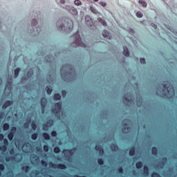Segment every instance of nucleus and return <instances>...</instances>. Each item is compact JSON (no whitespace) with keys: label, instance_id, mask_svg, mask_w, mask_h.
Wrapping results in <instances>:
<instances>
[{"label":"nucleus","instance_id":"obj_14","mask_svg":"<svg viewBox=\"0 0 177 177\" xmlns=\"http://www.w3.org/2000/svg\"><path fill=\"white\" fill-rule=\"evenodd\" d=\"M97 21H99V23H101V24H102V26H104V27L107 26V22H106V21L100 17L97 18Z\"/></svg>","mask_w":177,"mask_h":177},{"label":"nucleus","instance_id":"obj_30","mask_svg":"<svg viewBox=\"0 0 177 177\" xmlns=\"http://www.w3.org/2000/svg\"><path fill=\"white\" fill-rule=\"evenodd\" d=\"M0 150H1V151H6V150H8V146L3 145H1Z\"/></svg>","mask_w":177,"mask_h":177},{"label":"nucleus","instance_id":"obj_11","mask_svg":"<svg viewBox=\"0 0 177 177\" xmlns=\"http://www.w3.org/2000/svg\"><path fill=\"white\" fill-rule=\"evenodd\" d=\"M102 35L104 38H107L108 39H111V38H112L111 35L107 30H103Z\"/></svg>","mask_w":177,"mask_h":177},{"label":"nucleus","instance_id":"obj_52","mask_svg":"<svg viewBox=\"0 0 177 177\" xmlns=\"http://www.w3.org/2000/svg\"><path fill=\"white\" fill-rule=\"evenodd\" d=\"M41 165H43V167H46V165H48V162H46V161L45 160H41Z\"/></svg>","mask_w":177,"mask_h":177},{"label":"nucleus","instance_id":"obj_42","mask_svg":"<svg viewBox=\"0 0 177 177\" xmlns=\"http://www.w3.org/2000/svg\"><path fill=\"white\" fill-rule=\"evenodd\" d=\"M43 149L44 151H46V153H47V151H49V146L48 145H44Z\"/></svg>","mask_w":177,"mask_h":177},{"label":"nucleus","instance_id":"obj_20","mask_svg":"<svg viewBox=\"0 0 177 177\" xmlns=\"http://www.w3.org/2000/svg\"><path fill=\"white\" fill-rule=\"evenodd\" d=\"M42 136L44 138L45 140H50V136H49L48 133H43Z\"/></svg>","mask_w":177,"mask_h":177},{"label":"nucleus","instance_id":"obj_19","mask_svg":"<svg viewBox=\"0 0 177 177\" xmlns=\"http://www.w3.org/2000/svg\"><path fill=\"white\" fill-rule=\"evenodd\" d=\"M54 100H62V95H60L59 93H55L53 95Z\"/></svg>","mask_w":177,"mask_h":177},{"label":"nucleus","instance_id":"obj_47","mask_svg":"<svg viewBox=\"0 0 177 177\" xmlns=\"http://www.w3.org/2000/svg\"><path fill=\"white\" fill-rule=\"evenodd\" d=\"M13 82H12V78L8 80L7 86L9 85L10 86H12Z\"/></svg>","mask_w":177,"mask_h":177},{"label":"nucleus","instance_id":"obj_6","mask_svg":"<svg viewBox=\"0 0 177 177\" xmlns=\"http://www.w3.org/2000/svg\"><path fill=\"white\" fill-rule=\"evenodd\" d=\"M55 109H52L53 113H57L62 110V102H59L55 104Z\"/></svg>","mask_w":177,"mask_h":177},{"label":"nucleus","instance_id":"obj_38","mask_svg":"<svg viewBox=\"0 0 177 177\" xmlns=\"http://www.w3.org/2000/svg\"><path fill=\"white\" fill-rule=\"evenodd\" d=\"M54 153H60V147H55L54 148Z\"/></svg>","mask_w":177,"mask_h":177},{"label":"nucleus","instance_id":"obj_56","mask_svg":"<svg viewBox=\"0 0 177 177\" xmlns=\"http://www.w3.org/2000/svg\"><path fill=\"white\" fill-rule=\"evenodd\" d=\"M9 153H10V154H15V149H11L9 151Z\"/></svg>","mask_w":177,"mask_h":177},{"label":"nucleus","instance_id":"obj_50","mask_svg":"<svg viewBox=\"0 0 177 177\" xmlns=\"http://www.w3.org/2000/svg\"><path fill=\"white\" fill-rule=\"evenodd\" d=\"M62 95L63 97H66V96L67 95V91H66V90H63L62 91Z\"/></svg>","mask_w":177,"mask_h":177},{"label":"nucleus","instance_id":"obj_18","mask_svg":"<svg viewBox=\"0 0 177 177\" xmlns=\"http://www.w3.org/2000/svg\"><path fill=\"white\" fill-rule=\"evenodd\" d=\"M135 153H136V148H135V147H132L129 149V156H133L135 154Z\"/></svg>","mask_w":177,"mask_h":177},{"label":"nucleus","instance_id":"obj_58","mask_svg":"<svg viewBox=\"0 0 177 177\" xmlns=\"http://www.w3.org/2000/svg\"><path fill=\"white\" fill-rule=\"evenodd\" d=\"M66 151H68V154H73V149H68Z\"/></svg>","mask_w":177,"mask_h":177},{"label":"nucleus","instance_id":"obj_2","mask_svg":"<svg viewBox=\"0 0 177 177\" xmlns=\"http://www.w3.org/2000/svg\"><path fill=\"white\" fill-rule=\"evenodd\" d=\"M74 38L75 39V42L77 46H82V48H85L86 44L82 42V39H81V35H80V32H77L74 35Z\"/></svg>","mask_w":177,"mask_h":177},{"label":"nucleus","instance_id":"obj_59","mask_svg":"<svg viewBox=\"0 0 177 177\" xmlns=\"http://www.w3.org/2000/svg\"><path fill=\"white\" fill-rule=\"evenodd\" d=\"M151 26L153 28H155V30H156V28H157V25H156V24H151Z\"/></svg>","mask_w":177,"mask_h":177},{"label":"nucleus","instance_id":"obj_27","mask_svg":"<svg viewBox=\"0 0 177 177\" xmlns=\"http://www.w3.org/2000/svg\"><path fill=\"white\" fill-rule=\"evenodd\" d=\"M20 73V68H17L15 70V77L17 78L19 77V74Z\"/></svg>","mask_w":177,"mask_h":177},{"label":"nucleus","instance_id":"obj_12","mask_svg":"<svg viewBox=\"0 0 177 177\" xmlns=\"http://www.w3.org/2000/svg\"><path fill=\"white\" fill-rule=\"evenodd\" d=\"M123 133H128L129 132V127H128V124H124L122 129Z\"/></svg>","mask_w":177,"mask_h":177},{"label":"nucleus","instance_id":"obj_45","mask_svg":"<svg viewBox=\"0 0 177 177\" xmlns=\"http://www.w3.org/2000/svg\"><path fill=\"white\" fill-rule=\"evenodd\" d=\"M136 16L137 17H143V14L140 12V11H138L137 13H136Z\"/></svg>","mask_w":177,"mask_h":177},{"label":"nucleus","instance_id":"obj_48","mask_svg":"<svg viewBox=\"0 0 177 177\" xmlns=\"http://www.w3.org/2000/svg\"><path fill=\"white\" fill-rule=\"evenodd\" d=\"M30 122H31V120H30L29 121H28V122H26L24 124V128H28V124H30Z\"/></svg>","mask_w":177,"mask_h":177},{"label":"nucleus","instance_id":"obj_1","mask_svg":"<svg viewBox=\"0 0 177 177\" xmlns=\"http://www.w3.org/2000/svg\"><path fill=\"white\" fill-rule=\"evenodd\" d=\"M162 87H159L160 93L164 97H168L169 95H174L175 93V88L171 84L167 82V84H161Z\"/></svg>","mask_w":177,"mask_h":177},{"label":"nucleus","instance_id":"obj_43","mask_svg":"<svg viewBox=\"0 0 177 177\" xmlns=\"http://www.w3.org/2000/svg\"><path fill=\"white\" fill-rule=\"evenodd\" d=\"M51 136H53V138H56V136H57V133L56 131H51Z\"/></svg>","mask_w":177,"mask_h":177},{"label":"nucleus","instance_id":"obj_37","mask_svg":"<svg viewBox=\"0 0 177 177\" xmlns=\"http://www.w3.org/2000/svg\"><path fill=\"white\" fill-rule=\"evenodd\" d=\"M151 177H161V176L156 172H153L151 175Z\"/></svg>","mask_w":177,"mask_h":177},{"label":"nucleus","instance_id":"obj_8","mask_svg":"<svg viewBox=\"0 0 177 177\" xmlns=\"http://www.w3.org/2000/svg\"><path fill=\"white\" fill-rule=\"evenodd\" d=\"M85 21L87 26L92 27V25L93 24V21L92 20V18H91L89 15L85 17Z\"/></svg>","mask_w":177,"mask_h":177},{"label":"nucleus","instance_id":"obj_22","mask_svg":"<svg viewBox=\"0 0 177 177\" xmlns=\"http://www.w3.org/2000/svg\"><path fill=\"white\" fill-rule=\"evenodd\" d=\"M13 138H15V133L10 131L8 135V138L9 140H13Z\"/></svg>","mask_w":177,"mask_h":177},{"label":"nucleus","instance_id":"obj_3","mask_svg":"<svg viewBox=\"0 0 177 177\" xmlns=\"http://www.w3.org/2000/svg\"><path fill=\"white\" fill-rule=\"evenodd\" d=\"M50 165H51V167L54 168V169H67V166L63 164H55V163L50 162Z\"/></svg>","mask_w":177,"mask_h":177},{"label":"nucleus","instance_id":"obj_60","mask_svg":"<svg viewBox=\"0 0 177 177\" xmlns=\"http://www.w3.org/2000/svg\"><path fill=\"white\" fill-rule=\"evenodd\" d=\"M131 32H134V30L133 29H131Z\"/></svg>","mask_w":177,"mask_h":177},{"label":"nucleus","instance_id":"obj_44","mask_svg":"<svg viewBox=\"0 0 177 177\" xmlns=\"http://www.w3.org/2000/svg\"><path fill=\"white\" fill-rule=\"evenodd\" d=\"M99 5H101V6H102L103 8H105V6H107V3H106V2L104 1H100Z\"/></svg>","mask_w":177,"mask_h":177},{"label":"nucleus","instance_id":"obj_39","mask_svg":"<svg viewBox=\"0 0 177 177\" xmlns=\"http://www.w3.org/2000/svg\"><path fill=\"white\" fill-rule=\"evenodd\" d=\"M15 156H8L6 158V161L9 162L10 160H15Z\"/></svg>","mask_w":177,"mask_h":177},{"label":"nucleus","instance_id":"obj_26","mask_svg":"<svg viewBox=\"0 0 177 177\" xmlns=\"http://www.w3.org/2000/svg\"><path fill=\"white\" fill-rule=\"evenodd\" d=\"M138 2L143 6V8H147V3H146L145 0H139Z\"/></svg>","mask_w":177,"mask_h":177},{"label":"nucleus","instance_id":"obj_62","mask_svg":"<svg viewBox=\"0 0 177 177\" xmlns=\"http://www.w3.org/2000/svg\"><path fill=\"white\" fill-rule=\"evenodd\" d=\"M1 175H2V171H0V176H1Z\"/></svg>","mask_w":177,"mask_h":177},{"label":"nucleus","instance_id":"obj_40","mask_svg":"<svg viewBox=\"0 0 177 177\" xmlns=\"http://www.w3.org/2000/svg\"><path fill=\"white\" fill-rule=\"evenodd\" d=\"M59 24H60V22L57 23V28L59 30H63V28L66 26H64V25L59 26Z\"/></svg>","mask_w":177,"mask_h":177},{"label":"nucleus","instance_id":"obj_57","mask_svg":"<svg viewBox=\"0 0 177 177\" xmlns=\"http://www.w3.org/2000/svg\"><path fill=\"white\" fill-rule=\"evenodd\" d=\"M3 134H0V142H2V140H3Z\"/></svg>","mask_w":177,"mask_h":177},{"label":"nucleus","instance_id":"obj_16","mask_svg":"<svg viewBox=\"0 0 177 177\" xmlns=\"http://www.w3.org/2000/svg\"><path fill=\"white\" fill-rule=\"evenodd\" d=\"M151 152L153 156H157V154H158V149H157V147H153L151 148Z\"/></svg>","mask_w":177,"mask_h":177},{"label":"nucleus","instance_id":"obj_36","mask_svg":"<svg viewBox=\"0 0 177 177\" xmlns=\"http://www.w3.org/2000/svg\"><path fill=\"white\" fill-rule=\"evenodd\" d=\"M74 3H75V5H76V6H80L82 5L81 0H75Z\"/></svg>","mask_w":177,"mask_h":177},{"label":"nucleus","instance_id":"obj_9","mask_svg":"<svg viewBox=\"0 0 177 177\" xmlns=\"http://www.w3.org/2000/svg\"><path fill=\"white\" fill-rule=\"evenodd\" d=\"M12 104H13V101L6 100L2 106V109L6 110V109H8L9 106H12Z\"/></svg>","mask_w":177,"mask_h":177},{"label":"nucleus","instance_id":"obj_15","mask_svg":"<svg viewBox=\"0 0 177 177\" xmlns=\"http://www.w3.org/2000/svg\"><path fill=\"white\" fill-rule=\"evenodd\" d=\"M110 147L112 151H117V150H118V145H117V144H111Z\"/></svg>","mask_w":177,"mask_h":177},{"label":"nucleus","instance_id":"obj_10","mask_svg":"<svg viewBox=\"0 0 177 177\" xmlns=\"http://www.w3.org/2000/svg\"><path fill=\"white\" fill-rule=\"evenodd\" d=\"M95 150L99 151V153L101 155L104 153V149H103V147H102L100 145H95Z\"/></svg>","mask_w":177,"mask_h":177},{"label":"nucleus","instance_id":"obj_7","mask_svg":"<svg viewBox=\"0 0 177 177\" xmlns=\"http://www.w3.org/2000/svg\"><path fill=\"white\" fill-rule=\"evenodd\" d=\"M41 106L42 108V113L45 111V107H46V103H48V101L46 100V98L42 97L40 100Z\"/></svg>","mask_w":177,"mask_h":177},{"label":"nucleus","instance_id":"obj_28","mask_svg":"<svg viewBox=\"0 0 177 177\" xmlns=\"http://www.w3.org/2000/svg\"><path fill=\"white\" fill-rule=\"evenodd\" d=\"M122 102L124 104H128V103H129V98L123 96Z\"/></svg>","mask_w":177,"mask_h":177},{"label":"nucleus","instance_id":"obj_4","mask_svg":"<svg viewBox=\"0 0 177 177\" xmlns=\"http://www.w3.org/2000/svg\"><path fill=\"white\" fill-rule=\"evenodd\" d=\"M54 124V121L52 119L48 120L46 122V124H43V129L44 131H48V128H50V127H53Z\"/></svg>","mask_w":177,"mask_h":177},{"label":"nucleus","instance_id":"obj_17","mask_svg":"<svg viewBox=\"0 0 177 177\" xmlns=\"http://www.w3.org/2000/svg\"><path fill=\"white\" fill-rule=\"evenodd\" d=\"M66 27H68L69 31H71L73 30V28L74 27V24H73V21L70 20V23L66 24Z\"/></svg>","mask_w":177,"mask_h":177},{"label":"nucleus","instance_id":"obj_32","mask_svg":"<svg viewBox=\"0 0 177 177\" xmlns=\"http://www.w3.org/2000/svg\"><path fill=\"white\" fill-rule=\"evenodd\" d=\"M9 127H10V125L8 123H5L3 125V131H8V129H9Z\"/></svg>","mask_w":177,"mask_h":177},{"label":"nucleus","instance_id":"obj_13","mask_svg":"<svg viewBox=\"0 0 177 177\" xmlns=\"http://www.w3.org/2000/svg\"><path fill=\"white\" fill-rule=\"evenodd\" d=\"M123 55L126 56V57H129V50H128V47L123 46Z\"/></svg>","mask_w":177,"mask_h":177},{"label":"nucleus","instance_id":"obj_31","mask_svg":"<svg viewBox=\"0 0 177 177\" xmlns=\"http://www.w3.org/2000/svg\"><path fill=\"white\" fill-rule=\"evenodd\" d=\"M31 138L32 140H37L38 138V133H34L33 134L31 135Z\"/></svg>","mask_w":177,"mask_h":177},{"label":"nucleus","instance_id":"obj_5","mask_svg":"<svg viewBox=\"0 0 177 177\" xmlns=\"http://www.w3.org/2000/svg\"><path fill=\"white\" fill-rule=\"evenodd\" d=\"M66 10H68L71 15H73V16L78 15V11L73 6H66Z\"/></svg>","mask_w":177,"mask_h":177},{"label":"nucleus","instance_id":"obj_29","mask_svg":"<svg viewBox=\"0 0 177 177\" xmlns=\"http://www.w3.org/2000/svg\"><path fill=\"white\" fill-rule=\"evenodd\" d=\"M90 9H91V12H92L93 13H94V15H97V14L99 13V11H97V10H96V9L95 8V7H93V6H91V7L90 8Z\"/></svg>","mask_w":177,"mask_h":177},{"label":"nucleus","instance_id":"obj_55","mask_svg":"<svg viewBox=\"0 0 177 177\" xmlns=\"http://www.w3.org/2000/svg\"><path fill=\"white\" fill-rule=\"evenodd\" d=\"M37 24H38V21H37V20L34 19L33 20V27H35V26H37Z\"/></svg>","mask_w":177,"mask_h":177},{"label":"nucleus","instance_id":"obj_35","mask_svg":"<svg viewBox=\"0 0 177 177\" xmlns=\"http://www.w3.org/2000/svg\"><path fill=\"white\" fill-rule=\"evenodd\" d=\"M144 174L145 175H149V167L147 166L144 167Z\"/></svg>","mask_w":177,"mask_h":177},{"label":"nucleus","instance_id":"obj_54","mask_svg":"<svg viewBox=\"0 0 177 177\" xmlns=\"http://www.w3.org/2000/svg\"><path fill=\"white\" fill-rule=\"evenodd\" d=\"M140 63L145 64L146 63V59L145 58H140Z\"/></svg>","mask_w":177,"mask_h":177},{"label":"nucleus","instance_id":"obj_46","mask_svg":"<svg viewBox=\"0 0 177 177\" xmlns=\"http://www.w3.org/2000/svg\"><path fill=\"white\" fill-rule=\"evenodd\" d=\"M8 145H9V141L8 140V139L5 138L3 140V145L4 146H8Z\"/></svg>","mask_w":177,"mask_h":177},{"label":"nucleus","instance_id":"obj_21","mask_svg":"<svg viewBox=\"0 0 177 177\" xmlns=\"http://www.w3.org/2000/svg\"><path fill=\"white\" fill-rule=\"evenodd\" d=\"M167 157L162 158L160 165H162V167H164L165 164H167Z\"/></svg>","mask_w":177,"mask_h":177},{"label":"nucleus","instance_id":"obj_23","mask_svg":"<svg viewBox=\"0 0 177 177\" xmlns=\"http://www.w3.org/2000/svg\"><path fill=\"white\" fill-rule=\"evenodd\" d=\"M136 167L137 169H140V168L143 167V162H142L141 161L138 162L136 164Z\"/></svg>","mask_w":177,"mask_h":177},{"label":"nucleus","instance_id":"obj_53","mask_svg":"<svg viewBox=\"0 0 177 177\" xmlns=\"http://www.w3.org/2000/svg\"><path fill=\"white\" fill-rule=\"evenodd\" d=\"M17 128H16V127H12L11 128V132H12L13 133H15V132H16Z\"/></svg>","mask_w":177,"mask_h":177},{"label":"nucleus","instance_id":"obj_24","mask_svg":"<svg viewBox=\"0 0 177 177\" xmlns=\"http://www.w3.org/2000/svg\"><path fill=\"white\" fill-rule=\"evenodd\" d=\"M46 91L48 95H50L52 93V91H53L52 86H47L46 87Z\"/></svg>","mask_w":177,"mask_h":177},{"label":"nucleus","instance_id":"obj_25","mask_svg":"<svg viewBox=\"0 0 177 177\" xmlns=\"http://www.w3.org/2000/svg\"><path fill=\"white\" fill-rule=\"evenodd\" d=\"M21 169L27 174V172L30 171V166H24L21 168Z\"/></svg>","mask_w":177,"mask_h":177},{"label":"nucleus","instance_id":"obj_41","mask_svg":"<svg viewBox=\"0 0 177 177\" xmlns=\"http://www.w3.org/2000/svg\"><path fill=\"white\" fill-rule=\"evenodd\" d=\"M118 171L119 174H124V169L122 168V167H118Z\"/></svg>","mask_w":177,"mask_h":177},{"label":"nucleus","instance_id":"obj_34","mask_svg":"<svg viewBox=\"0 0 177 177\" xmlns=\"http://www.w3.org/2000/svg\"><path fill=\"white\" fill-rule=\"evenodd\" d=\"M97 162H98L99 165H104V160H103V158H98Z\"/></svg>","mask_w":177,"mask_h":177},{"label":"nucleus","instance_id":"obj_33","mask_svg":"<svg viewBox=\"0 0 177 177\" xmlns=\"http://www.w3.org/2000/svg\"><path fill=\"white\" fill-rule=\"evenodd\" d=\"M30 127H31L32 129H33V131L37 130V124H35V122H34V121L31 123Z\"/></svg>","mask_w":177,"mask_h":177},{"label":"nucleus","instance_id":"obj_64","mask_svg":"<svg viewBox=\"0 0 177 177\" xmlns=\"http://www.w3.org/2000/svg\"><path fill=\"white\" fill-rule=\"evenodd\" d=\"M65 30H68V29L66 28V29H65Z\"/></svg>","mask_w":177,"mask_h":177},{"label":"nucleus","instance_id":"obj_61","mask_svg":"<svg viewBox=\"0 0 177 177\" xmlns=\"http://www.w3.org/2000/svg\"><path fill=\"white\" fill-rule=\"evenodd\" d=\"M95 2H99V0H94Z\"/></svg>","mask_w":177,"mask_h":177},{"label":"nucleus","instance_id":"obj_51","mask_svg":"<svg viewBox=\"0 0 177 177\" xmlns=\"http://www.w3.org/2000/svg\"><path fill=\"white\" fill-rule=\"evenodd\" d=\"M0 118L1 120H3V118H5V113L4 112H0Z\"/></svg>","mask_w":177,"mask_h":177},{"label":"nucleus","instance_id":"obj_49","mask_svg":"<svg viewBox=\"0 0 177 177\" xmlns=\"http://www.w3.org/2000/svg\"><path fill=\"white\" fill-rule=\"evenodd\" d=\"M5 170V165L3 164H0V171L2 172V171Z\"/></svg>","mask_w":177,"mask_h":177},{"label":"nucleus","instance_id":"obj_63","mask_svg":"<svg viewBox=\"0 0 177 177\" xmlns=\"http://www.w3.org/2000/svg\"><path fill=\"white\" fill-rule=\"evenodd\" d=\"M62 71H63V68H61V71H61V73H62Z\"/></svg>","mask_w":177,"mask_h":177}]
</instances>
